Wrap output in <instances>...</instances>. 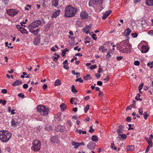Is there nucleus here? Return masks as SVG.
Segmentation results:
<instances>
[{"label":"nucleus","mask_w":153,"mask_h":153,"mask_svg":"<svg viewBox=\"0 0 153 153\" xmlns=\"http://www.w3.org/2000/svg\"><path fill=\"white\" fill-rule=\"evenodd\" d=\"M41 23L39 20L35 21L29 25V28L31 29L35 28L40 25Z\"/></svg>","instance_id":"nucleus-7"},{"label":"nucleus","mask_w":153,"mask_h":153,"mask_svg":"<svg viewBox=\"0 0 153 153\" xmlns=\"http://www.w3.org/2000/svg\"><path fill=\"white\" fill-rule=\"evenodd\" d=\"M18 96L19 97H21L22 98H24L25 97V95L24 94L22 93H20L18 94Z\"/></svg>","instance_id":"nucleus-41"},{"label":"nucleus","mask_w":153,"mask_h":153,"mask_svg":"<svg viewBox=\"0 0 153 153\" xmlns=\"http://www.w3.org/2000/svg\"><path fill=\"white\" fill-rule=\"evenodd\" d=\"M120 50L124 53H128V51L127 49H130L131 48V45L126 42V40H124L121 42L119 46Z\"/></svg>","instance_id":"nucleus-3"},{"label":"nucleus","mask_w":153,"mask_h":153,"mask_svg":"<svg viewBox=\"0 0 153 153\" xmlns=\"http://www.w3.org/2000/svg\"><path fill=\"white\" fill-rule=\"evenodd\" d=\"M91 76V75L90 74H87L86 76H84L83 77V78L85 80H87L88 77H89Z\"/></svg>","instance_id":"nucleus-40"},{"label":"nucleus","mask_w":153,"mask_h":153,"mask_svg":"<svg viewBox=\"0 0 153 153\" xmlns=\"http://www.w3.org/2000/svg\"><path fill=\"white\" fill-rule=\"evenodd\" d=\"M76 132L80 134L82 133V131L81 129L78 130V129H76Z\"/></svg>","instance_id":"nucleus-50"},{"label":"nucleus","mask_w":153,"mask_h":153,"mask_svg":"<svg viewBox=\"0 0 153 153\" xmlns=\"http://www.w3.org/2000/svg\"><path fill=\"white\" fill-rule=\"evenodd\" d=\"M20 31L22 33H27L28 32L23 27H22L21 29V30Z\"/></svg>","instance_id":"nucleus-32"},{"label":"nucleus","mask_w":153,"mask_h":153,"mask_svg":"<svg viewBox=\"0 0 153 153\" xmlns=\"http://www.w3.org/2000/svg\"><path fill=\"white\" fill-rule=\"evenodd\" d=\"M95 143L92 142H90L87 145V147L88 149H94Z\"/></svg>","instance_id":"nucleus-12"},{"label":"nucleus","mask_w":153,"mask_h":153,"mask_svg":"<svg viewBox=\"0 0 153 153\" xmlns=\"http://www.w3.org/2000/svg\"><path fill=\"white\" fill-rule=\"evenodd\" d=\"M9 2V0H4V2L5 5H7L8 4V3Z\"/></svg>","instance_id":"nucleus-62"},{"label":"nucleus","mask_w":153,"mask_h":153,"mask_svg":"<svg viewBox=\"0 0 153 153\" xmlns=\"http://www.w3.org/2000/svg\"><path fill=\"white\" fill-rule=\"evenodd\" d=\"M104 48V47L103 46H102L100 47L99 50L103 53L107 51V49Z\"/></svg>","instance_id":"nucleus-27"},{"label":"nucleus","mask_w":153,"mask_h":153,"mask_svg":"<svg viewBox=\"0 0 153 153\" xmlns=\"http://www.w3.org/2000/svg\"><path fill=\"white\" fill-rule=\"evenodd\" d=\"M127 149L128 151H132L134 150V146L131 145L127 146Z\"/></svg>","instance_id":"nucleus-24"},{"label":"nucleus","mask_w":153,"mask_h":153,"mask_svg":"<svg viewBox=\"0 0 153 153\" xmlns=\"http://www.w3.org/2000/svg\"><path fill=\"white\" fill-rule=\"evenodd\" d=\"M11 123V125L13 126H16L19 124L18 123L16 122L14 118L12 119Z\"/></svg>","instance_id":"nucleus-17"},{"label":"nucleus","mask_w":153,"mask_h":153,"mask_svg":"<svg viewBox=\"0 0 153 153\" xmlns=\"http://www.w3.org/2000/svg\"><path fill=\"white\" fill-rule=\"evenodd\" d=\"M71 91L74 94H75L77 92V90L76 89L74 86V85L72 86Z\"/></svg>","instance_id":"nucleus-29"},{"label":"nucleus","mask_w":153,"mask_h":153,"mask_svg":"<svg viewBox=\"0 0 153 153\" xmlns=\"http://www.w3.org/2000/svg\"><path fill=\"white\" fill-rule=\"evenodd\" d=\"M66 53V51L63 50L62 52V56H65Z\"/></svg>","instance_id":"nucleus-59"},{"label":"nucleus","mask_w":153,"mask_h":153,"mask_svg":"<svg viewBox=\"0 0 153 153\" xmlns=\"http://www.w3.org/2000/svg\"><path fill=\"white\" fill-rule=\"evenodd\" d=\"M82 31L83 32L86 33L87 34H88L89 33V30H87L85 28H83Z\"/></svg>","instance_id":"nucleus-48"},{"label":"nucleus","mask_w":153,"mask_h":153,"mask_svg":"<svg viewBox=\"0 0 153 153\" xmlns=\"http://www.w3.org/2000/svg\"><path fill=\"white\" fill-rule=\"evenodd\" d=\"M88 16V14L85 11H82L80 13V16L82 19L87 18Z\"/></svg>","instance_id":"nucleus-11"},{"label":"nucleus","mask_w":153,"mask_h":153,"mask_svg":"<svg viewBox=\"0 0 153 153\" xmlns=\"http://www.w3.org/2000/svg\"><path fill=\"white\" fill-rule=\"evenodd\" d=\"M89 105H87L84 108V111L85 113H86L88 111L89 109Z\"/></svg>","instance_id":"nucleus-36"},{"label":"nucleus","mask_w":153,"mask_h":153,"mask_svg":"<svg viewBox=\"0 0 153 153\" xmlns=\"http://www.w3.org/2000/svg\"><path fill=\"white\" fill-rule=\"evenodd\" d=\"M146 3L147 5L152 6H153V0H146Z\"/></svg>","instance_id":"nucleus-22"},{"label":"nucleus","mask_w":153,"mask_h":153,"mask_svg":"<svg viewBox=\"0 0 153 153\" xmlns=\"http://www.w3.org/2000/svg\"><path fill=\"white\" fill-rule=\"evenodd\" d=\"M111 55H110V52L108 53L106 55V57L108 59L109 58H111Z\"/></svg>","instance_id":"nucleus-54"},{"label":"nucleus","mask_w":153,"mask_h":153,"mask_svg":"<svg viewBox=\"0 0 153 153\" xmlns=\"http://www.w3.org/2000/svg\"><path fill=\"white\" fill-rule=\"evenodd\" d=\"M77 11V9L71 5L66 7L65 9V16L68 17L74 16Z\"/></svg>","instance_id":"nucleus-2"},{"label":"nucleus","mask_w":153,"mask_h":153,"mask_svg":"<svg viewBox=\"0 0 153 153\" xmlns=\"http://www.w3.org/2000/svg\"><path fill=\"white\" fill-rule=\"evenodd\" d=\"M16 28L19 30L20 31L21 29L22 28V27H21L20 25H17L16 26Z\"/></svg>","instance_id":"nucleus-55"},{"label":"nucleus","mask_w":153,"mask_h":153,"mask_svg":"<svg viewBox=\"0 0 153 153\" xmlns=\"http://www.w3.org/2000/svg\"><path fill=\"white\" fill-rule=\"evenodd\" d=\"M97 66L96 65H92L90 67V69L91 70H93L94 68H97Z\"/></svg>","instance_id":"nucleus-49"},{"label":"nucleus","mask_w":153,"mask_h":153,"mask_svg":"<svg viewBox=\"0 0 153 153\" xmlns=\"http://www.w3.org/2000/svg\"><path fill=\"white\" fill-rule=\"evenodd\" d=\"M67 123L69 125L70 127L72 125L71 122L69 120H68L67 122Z\"/></svg>","instance_id":"nucleus-63"},{"label":"nucleus","mask_w":153,"mask_h":153,"mask_svg":"<svg viewBox=\"0 0 153 153\" xmlns=\"http://www.w3.org/2000/svg\"><path fill=\"white\" fill-rule=\"evenodd\" d=\"M131 32V30L129 28H128L126 29L125 31L123 33V34L127 36L130 35Z\"/></svg>","instance_id":"nucleus-15"},{"label":"nucleus","mask_w":153,"mask_h":153,"mask_svg":"<svg viewBox=\"0 0 153 153\" xmlns=\"http://www.w3.org/2000/svg\"><path fill=\"white\" fill-rule=\"evenodd\" d=\"M40 42V39L39 38H36L33 42V43L36 45H38Z\"/></svg>","instance_id":"nucleus-21"},{"label":"nucleus","mask_w":153,"mask_h":153,"mask_svg":"<svg viewBox=\"0 0 153 153\" xmlns=\"http://www.w3.org/2000/svg\"><path fill=\"white\" fill-rule=\"evenodd\" d=\"M131 35L134 38L138 36V34L136 33H131Z\"/></svg>","instance_id":"nucleus-42"},{"label":"nucleus","mask_w":153,"mask_h":153,"mask_svg":"<svg viewBox=\"0 0 153 153\" xmlns=\"http://www.w3.org/2000/svg\"><path fill=\"white\" fill-rule=\"evenodd\" d=\"M5 46L6 47H7L9 48H13V47H10L9 46H8V45L9 44L8 42H6L5 43Z\"/></svg>","instance_id":"nucleus-58"},{"label":"nucleus","mask_w":153,"mask_h":153,"mask_svg":"<svg viewBox=\"0 0 153 153\" xmlns=\"http://www.w3.org/2000/svg\"><path fill=\"white\" fill-rule=\"evenodd\" d=\"M152 147L151 146H148L146 148V152H145V153H147L149 150V149L151 148V147Z\"/></svg>","instance_id":"nucleus-51"},{"label":"nucleus","mask_w":153,"mask_h":153,"mask_svg":"<svg viewBox=\"0 0 153 153\" xmlns=\"http://www.w3.org/2000/svg\"><path fill=\"white\" fill-rule=\"evenodd\" d=\"M19 12V11L15 9H10L7 10V14L12 17L14 16Z\"/></svg>","instance_id":"nucleus-6"},{"label":"nucleus","mask_w":153,"mask_h":153,"mask_svg":"<svg viewBox=\"0 0 153 153\" xmlns=\"http://www.w3.org/2000/svg\"><path fill=\"white\" fill-rule=\"evenodd\" d=\"M61 82L59 79H57L55 82L54 85L55 86L60 85L61 84Z\"/></svg>","instance_id":"nucleus-26"},{"label":"nucleus","mask_w":153,"mask_h":153,"mask_svg":"<svg viewBox=\"0 0 153 153\" xmlns=\"http://www.w3.org/2000/svg\"><path fill=\"white\" fill-rule=\"evenodd\" d=\"M60 10H57L52 15V18H56L59 14Z\"/></svg>","instance_id":"nucleus-20"},{"label":"nucleus","mask_w":153,"mask_h":153,"mask_svg":"<svg viewBox=\"0 0 153 153\" xmlns=\"http://www.w3.org/2000/svg\"><path fill=\"white\" fill-rule=\"evenodd\" d=\"M76 82L79 81L81 83H82L83 82V80L81 78L79 77L77 79L75 80Z\"/></svg>","instance_id":"nucleus-39"},{"label":"nucleus","mask_w":153,"mask_h":153,"mask_svg":"<svg viewBox=\"0 0 153 153\" xmlns=\"http://www.w3.org/2000/svg\"><path fill=\"white\" fill-rule=\"evenodd\" d=\"M7 90L5 89H3L1 90V92L3 94H6L7 93Z\"/></svg>","instance_id":"nucleus-47"},{"label":"nucleus","mask_w":153,"mask_h":153,"mask_svg":"<svg viewBox=\"0 0 153 153\" xmlns=\"http://www.w3.org/2000/svg\"><path fill=\"white\" fill-rule=\"evenodd\" d=\"M126 121L129 122L131 120V118L129 117H127L126 119Z\"/></svg>","instance_id":"nucleus-53"},{"label":"nucleus","mask_w":153,"mask_h":153,"mask_svg":"<svg viewBox=\"0 0 153 153\" xmlns=\"http://www.w3.org/2000/svg\"><path fill=\"white\" fill-rule=\"evenodd\" d=\"M148 33L151 36H153V30H151L148 32Z\"/></svg>","instance_id":"nucleus-45"},{"label":"nucleus","mask_w":153,"mask_h":153,"mask_svg":"<svg viewBox=\"0 0 153 153\" xmlns=\"http://www.w3.org/2000/svg\"><path fill=\"white\" fill-rule=\"evenodd\" d=\"M22 83V82L21 81L19 80H16L12 84L13 86H18Z\"/></svg>","instance_id":"nucleus-16"},{"label":"nucleus","mask_w":153,"mask_h":153,"mask_svg":"<svg viewBox=\"0 0 153 153\" xmlns=\"http://www.w3.org/2000/svg\"><path fill=\"white\" fill-rule=\"evenodd\" d=\"M11 136V133L8 131L3 130L0 131V139L3 142H7Z\"/></svg>","instance_id":"nucleus-1"},{"label":"nucleus","mask_w":153,"mask_h":153,"mask_svg":"<svg viewBox=\"0 0 153 153\" xmlns=\"http://www.w3.org/2000/svg\"><path fill=\"white\" fill-rule=\"evenodd\" d=\"M37 110L41 115L44 116H47L48 113V108L42 105H38L37 108Z\"/></svg>","instance_id":"nucleus-4"},{"label":"nucleus","mask_w":153,"mask_h":153,"mask_svg":"<svg viewBox=\"0 0 153 153\" xmlns=\"http://www.w3.org/2000/svg\"><path fill=\"white\" fill-rule=\"evenodd\" d=\"M143 114V115L144 118L145 120L147 119L149 116V114L146 112H145Z\"/></svg>","instance_id":"nucleus-35"},{"label":"nucleus","mask_w":153,"mask_h":153,"mask_svg":"<svg viewBox=\"0 0 153 153\" xmlns=\"http://www.w3.org/2000/svg\"><path fill=\"white\" fill-rule=\"evenodd\" d=\"M112 11L111 10H109L108 11H106L105 13H104L102 16V19H105L111 13Z\"/></svg>","instance_id":"nucleus-13"},{"label":"nucleus","mask_w":153,"mask_h":153,"mask_svg":"<svg viewBox=\"0 0 153 153\" xmlns=\"http://www.w3.org/2000/svg\"><path fill=\"white\" fill-rule=\"evenodd\" d=\"M53 6L56 7L58 4V0H53L52 1Z\"/></svg>","instance_id":"nucleus-25"},{"label":"nucleus","mask_w":153,"mask_h":153,"mask_svg":"<svg viewBox=\"0 0 153 153\" xmlns=\"http://www.w3.org/2000/svg\"><path fill=\"white\" fill-rule=\"evenodd\" d=\"M39 31V30L38 29H37L36 30H30V32H31L35 35H37L38 34Z\"/></svg>","instance_id":"nucleus-31"},{"label":"nucleus","mask_w":153,"mask_h":153,"mask_svg":"<svg viewBox=\"0 0 153 153\" xmlns=\"http://www.w3.org/2000/svg\"><path fill=\"white\" fill-rule=\"evenodd\" d=\"M91 140L97 142L98 140V138L97 136L95 135L92 136L91 137Z\"/></svg>","instance_id":"nucleus-28"},{"label":"nucleus","mask_w":153,"mask_h":153,"mask_svg":"<svg viewBox=\"0 0 153 153\" xmlns=\"http://www.w3.org/2000/svg\"><path fill=\"white\" fill-rule=\"evenodd\" d=\"M148 142L149 145H150L149 146L152 147V141L151 140H148Z\"/></svg>","instance_id":"nucleus-52"},{"label":"nucleus","mask_w":153,"mask_h":153,"mask_svg":"<svg viewBox=\"0 0 153 153\" xmlns=\"http://www.w3.org/2000/svg\"><path fill=\"white\" fill-rule=\"evenodd\" d=\"M143 86V83H141V84L140 85H139V86L138 90H141L142 89Z\"/></svg>","instance_id":"nucleus-43"},{"label":"nucleus","mask_w":153,"mask_h":153,"mask_svg":"<svg viewBox=\"0 0 153 153\" xmlns=\"http://www.w3.org/2000/svg\"><path fill=\"white\" fill-rule=\"evenodd\" d=\"M125 127L124 126L120 125L119 126L118 129L117 130V132L118 134L123 133L124 131Z\"/></svg>","instance_id":"nucleus-9"},{"label":"nucleus","mask_w":153,"mask_h":153,"mask_svg":"<svg viewBox=\"0 0 153 153\" xmlns=\"http://www.w3.org/2000/svg\"><path fill=\"white\" fill-rule=\"evenodd\" d=\"M139 110V113L140 115H143V109L142 108H139L138 109Z\"/></svg>","instance_id":"nucleus-37"},{"label":"nucleus","mask_w":153,"mask_h":153,"mask_svg":"<svg viewBox=\"0 0 153 153\" xmlns=\"http://www.w3.org/2000/svg\"><path fill=\"white\" fill-rule=\"evenodd\" d=\"M97 84L99 86H101L102 84V82L101 81H99L97 82Z\"/></svg>","instance_id":"nucleus-56"},{"label":"nucleus","mask_w":153,"mask_h":153,"mask_svg":"<svg viewBox=\"0 0 153 153\" xmlns=\"http://www.w3.org/2000/svg\"><path fill=\"white\" fill-rule=\"evenodd\" d=\"M71 144L73 146H74L75 148L76 149L79 146V143L76 142L74 141H72L71 142Z\"/></svg>","instance_id":"nucleus-23"},{"label":"nucleus","mask_w":153,"mask_h":153,"mask_svg":"<svg viewBox=\"0 0 153 153\" xmlns=\"http://www.w3.org/2000/svg\"><path fill=\"white\" fill-rule=\"evenodd\" d=\"M60 106L62 111H64L66 108V105L63 103L60 105Z\"/></svg>","instance_id":"nucleus-30"},{"label":"nucleus","mask_w":153,"mask_h":153,"mask_svg":"<svg viewBox=\"0 0 153 153\" xmlns=\"http://www.w3.org/2000/svg\"><path fill=\"white\" fill-rule=\"evenodd\" d=\"M73 100H76V101H77V99L76 98L72 97L71 98L70 101L71 104H74L75 103V104H76V102L74 101Z\"/></svg>","instance_id":"nucleus-33"},{"label":"nucleus","mask_w":153,"mask_h":153,"mask_svg":"<svg viewBox=\"0 0 153 153\" xmlns=\"http://www.w3.org/2000/svg\"><path fill=\"white\" fill-rule=\"evenodd\" d=\"M140 62L138 61H136L134 62V64L136 66H139L140 65Z\"/></svg>","instance_id":"nucleus-46"},{"label":"nucleus","mask_w":153,"mask_h":153,"mask_svg":"<svg viewBox=\"0 0 153 153\" xmlns=\"http://www.w3.org/2000/svg\"><path fill=\"white\" fill-rule=\"evenodd\" d=\"M64 68L66 69H68L69 67L68 66V63L67 60H65L63 62Z\"/></svg>","instance_id":"nucleus-19"},{"label":"nucleus","mask_w":153,"mask_h":153,"mask_svg":"<svg viewBox=\"0 0 153 153\" xmlns=\"http://www.w3.org/2000/svg\"><path fill=\"white\" fill-rule=\"evenodd\" d=\"M28 87V85L27 84H24L23 85V88H24L26 89Z\"/></svg>","instance_id":"nucleus-61"},{"label":"nucleus","mask_w":153,"mask_h":153,"mask_svg":"<svg viewBox=\"0 0 153 153\" xmlns=\"http://www.w3.org/2000/svg\"><path fill=\"white\" fill-rule=\"evenodd\" d=\"M91 36L92 38L95 40H96L97 39V38L96 37V34H95L93 33L91 35Z\"/></svg>","instance_id":"nucleus-38"},{"label":"nucleus","mask_w":153,"mask_h":153,"mask_svg":"<svg viewBox=\"0 0 153 153\" xmlns=\"http://www.w3.org/2000/svg\"><path fill=\"white\" fill-rule=\"evenodd\" d=\"M57 140V138L55 137H53L51 138V142L52 143H55Z\"/></svg>","instance_id":"nucleus-34"},{"label":"nucleus","mask_w":153,"mask_h":153,"mask_svg":"<svg viewBox=\"0 0 153 153\" xmlns=\"http://www.w3.org/2000/svg\"><path fill=\"white\" fill-rule=\"evenodd\" d=\"M118 136L117 137V139L119 141L121 140H126L127 138V136L125 134H118Z\"/></svg>","instance_id":"nucleus-8"},{"label":"nucleus","mask_w":153,"mask_h":153,"mask_svg":"<svg viewBox=\"0 0 153 153\" xmlns=\"http://www.w3.org/2000/svg\"><path fill=\"white\" fill-rule=\"evenodd\" d=\"M149 49V48L146 46L143 45L142 48L141 52L143 53H146L148 51Z\"/></svg>","instance_id":"nucleus-14"},{"label":"nucleus","mask_w":153,"mask_h":153,"mask_svg":"<svg viewBox=\"0 0 153 153\" xmlns=\"http://www.w3.org/2000/svg\"><path fill=\"white\" fill-rule=\"evenodd\" d=\"M65 129L64 126L59 125L57 127L55 128V130L56 131L63 132Z\"/></svg>","instance_id":"nucleus-10"},{"label":"nucleus","mask_w":153,"mask_h":153,"mask_svg":"<svg viewBox=\"0 0 153 153\" xmlns=\"http://www.w3.org/2000/svg\"><path fill=\"white\" fill-rule=\"evenodd\" d=\"M32 145L31 148L32 150L37 152L40 150L41 148V143L39 140H35L32 143Z\"/></svg>","instance_id":"nucleus-5"},{"label":"nucleus","mask_w":153,"mask_h":153,"mask_svg":"<svg viewBox=\"0 0 153 153\" xmlns=\"http://www.w3.org/2000/svg\"><path fill=\"white\" fill-rule=\"evenodd\" d=\"M47 85L46 84H44L43 86V88L45 90L47 88Z\"/></svg>","instance_id":"nucleus-64"},{"label":"nucleus","mask_w":153,"mask_h":153,"mask_svg":"<svg viewBox=\"0 0 153 153\" xmlns=\"http://www.w3.org/2000/svg\"><path fill=\"white\" fill-rule=\"evenodd\" d=\"M92 125L90 127V129L89 130V131L91 133H92L94 131V130L92 128Z\"/></svg>","instance_id":"nucleus-44"},{"label":"nucleus","mask_w":153,"mask_h":153,"mask_svg":"<svg viewBox=\"0 0 153 153\" xmlns=\"http://www.w3.org/2000/svg\"><path fill=\"white\" fill-rule=\"evenodd\" d=\"M103 0H93L94 4L96 5H100L102 4Z\"/></svg>","instance_id":"nucleus-18"},{"label":"nucleus","mask_w":153,"mask_h":153,"mask_svg":"<svg viewBox=\"0 0 153 153\" xmlns=\"http://www.w3.org/2000/svg\"><path fill=\"white\" fill-rule=\"evenodd\" d=\"M140 95L139 94H137V96H136V97L135 98V99L137 100H138V99L139 98H140Z\"/></svg>","instance_id":"nucleus-57"},{"label":"nucleus","mask_w":153,"mask_h":153,"mask_svg":"<svg viewBox=\"0 0 153 153\" xmlns=\"http://www.w3.org/2000/svg\"><path fill=\"white\" fill-rule=\"evenodd\" d=\"M95 75L97 78H98L100 77L101 75L98 73H96L95 74Z\"/></svg>","instance_id":"nucleus-60"}]
</instances>
